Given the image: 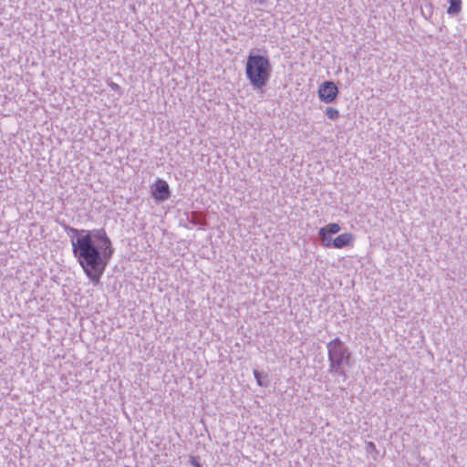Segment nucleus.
Wrapping results in <instances>:
<instances>
[{"label": "nucleus", "instance_id": "nucleus-12", "mask_svg": "<svg viewBox=\"0 0 467 467\" xmlns=\"http://www.w3.org/2000/svg\"><path fill=\"white\" fill-rule=\"evenodd\" d=\"M190 463L193 467H202V464L200 463L198 458L195 456H190Z\"/></svg>", "mask_w": 467, "mask_h": 467}, {"label": "nucleus", "instance_id": "nucleus-11", "mask_svg": "<svg viewBox=\"0 0 467 467\" xmlns=\"http://www.w3.org/2000/svg\"><path fill=\"white\" fill-rule=\"evenodd\" d=\"M254 376L256 382L259 386H265V384H264L262 381V373L261 372H259L258 370H254Z\"/></svg>", "mask_w": 467, "mask_h": 467}, {"label": "nucleus", "instance_id": "nucleus-7", "mask_svg": "<svg viewBox=\"0 0 467 467\" xmlns=\"http://www.w3.org/2000/svg\"><path fill=\"white\" fill-rule=\"evenodd\" d=\"M462 0H450V6L448 8L449 15H456L461 11Z\"/></svg>", "mask_w": 467, "mask_h": 467}, {"label": "nucleus", "instance_id": "nucleus-1", "mask_svg": "<svg viewBox=\"0 0 467 467\" xmlns=\"http://www.w3.org/2000/svg\"><path fill=\"white\" fill-rule=\"evenodd\" d=\"M72 252L83 272L94 284L99 283L107 260L112 256L111 241L102 228L86 230L67 226Z\"/></svg>", "mask_w": 467, "mask_h": 467}, {"label": "nucleus", "instance_id": "nucleus-10", "mask_svg": "<svg viewBox=\"0 0 467 467\" xmlns=\"http://www.w3.org/2000/svg\"><path fill=\"white\" fill-rule=\"evenodd\" d=\"M326 115L329 119L336 120L339 118V111L335 108H327Z\"/></svg>", "mask_w": 467, "mask_h": 467}, {"label": "nucleus", "instance_id": "nucleus-13", "mask_svg": "<svg viewBox=\"0 0 467 467\" xmlns=\"http://www.w3.org/2000/svg\"><path fill=\"white\" fill-rule=\"evenodd\" d=\"M109 87L112 90L114 91H119L120 90V87L119 84L115 83V82H110L109 83Z\"/></svg>", "mask_w": 467, "mask_h": 467}, {"label": "nucleus", "instance_id": "nucleus-3", "mask_svg": "<svg viewBox=\"0 0 467 467\" xmlns=\"http://www.w3.org/2000/svg\"><path fill=\"white\" fill-rule=\"evenodd\" d=\"M329 361L328 371L347 379L346 367L350 364L351 353L339 337H335L327 344Z\"/></svg>", "mask_w": 467, "mask_h": 467}, {"label": "nucleus", "instance_id": "nucleus-14", "mask_svg": "<svg viewBox=\"0 0 467 467\" xmlns=\"http://www.w3.org/2000/svg\"><path fill=\"white\" fill-rule=\"evenodd\" d=\"M366 449L368 451H369L370 450H375V445L373 442L369 441L367 443L366 445Z\"/></svg>", "mask_w": 467, "mask_h": 467}, {"label": "nucleus", "instance_id": "nucleus-9", "mask_svg": "<svg viewBox=\"0 0 467 467\" xmlns=\"http://www.w3.org/2000/svg\"><path fill=\"white\" fill-rule=\"evenodd\" d=\"M321 229H325V232L328 234H337L341 228L339 224L333 223L322 227Z\"/></svg>", "mask_w": 467, "mask_h": 467}, {"label": "nucleus", "instance_id": "nucleus-8", "mask_svg": "<svg viewBox=\"0 0 467 467\" xmlns=\"http://www.w3.org/2000/svg\"><path fill=\"white\" fill-rule=\"evenodd\" d=\"M318 235H319L320 239L322 240L324 246L329 247V246L333 245V240L330 236L331 234H328L327 233H326L325 229H319Z\"/></svg>", "mask_w": 467, "mask_h": 467}, {"label": "nucleus", "instance_id": "nucleus-4", "mask_svg": "<svg viewBox=\"0 0 467 467\" xmlns=\"http://www.w3.org/2000/svg\"><path fill=\"white\" fill-rule=\"evenodd\" d=\"M338 93V88L332 81L323 82L318 88V97L325 103H332Z\"/></svg>", "mask_w": 467, "mask_h": 467}, {"label": "nucleus", "instance_id": "nucleus-5", "mask_svg": "<svg viewBox=\"0 0 467 467\" xmlns=\"http://www.w3.org/2000/svg\"><path fill=\"white\" fill-rule=\"evenodd\" d=\"M151 194L157 202H163L171 195L169 184L161 179H158L151 186Z\"/></svg>", "mask_w": 467, "mask_h": 467}, {"label": "nucleus", "instance_id": "nucleus-2", "mask_svg": "<svg viewBox=\"0 0 467 467\" xmlns=\"http://www.w3.org/2000/svg\"><path fill=\"white\" fill-rule=\"evenodd\" d=\"M272 66L268 57L250 53L245 65V75L254 89H262L271 78Z\"/></svg>", "mask_w": 467, "mask_h": 467}, {"label": "nucleus", "instance_id": "nucleus-6", "mask_svg": "<svg viewBox=\"0 0 467 467\" xmlns=\"http://www.w3.org/2000/svg\"><path fill=\"white\" fill-rule=\"evenodd\" d=\"M353 240L354 238L352 234L344 233L333 239V246L335 248H343L352 244Z\"/></svg>", "mask_w": 467, "mask_h": 467}]
</instances>
